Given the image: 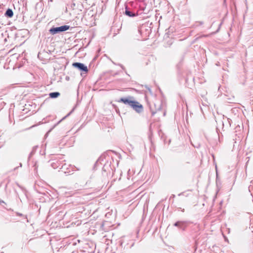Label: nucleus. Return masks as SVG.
<instances>
[{
  "label": "nucleus",
  "instance_id": "nucleus-1",
  "mask_svg": "<svg viewBox=\"0 0 253 253\" xmlns=\"http://www.w3.org/2000/svg\"><path fill=\"white\" fill-rule=\"evenodd\" d=\"M133 97L132 96H128L126 98H121L119 102H122L126 105L132 108L137 113H140L143 112V107L138 102L133 100Z\"/></svg>",
  "mask_w": 253,
  "mask_h": 253
},
{
  "label": "nucleus",
  "instance_id": "nucleus-2",
  "mask_svg": "<svg viewBox=\"0 0 253 253\" xmlns=\"http://www.w3.org/2000/svg\"><path fill=\"white\" fill-rule=\"evenodd\" d=\"M70 29V26L68 25H63L60 27H52L49 30V32L52 35H55L57 33H60L66 31Z\"/></svg>",
  "mask_w": 253,
  "mask_h": 253
},
{
  "label": "nucleus",
  "instance_id": "nucleus-3",
  "mask_svg": "<svg viewBox=\"0 0 253 253\" xmlns=\"http://www.w3.org/2000/svg\"><path fill=\"white\" fill-rule=\"evenodd\" d=\"M72 66L82 72L87 73L88 71L87 67L82 63L74 62L72 64Z\"/></svg>",
  "mask_w": 253,
  "mask_h": 253
},
{
  "label": "nucleus",
  "instance_id": "nucleus-4",
  "mask_svg": "<svg viewBox=\"0 0 253 253\" xmlns=\"http://www.w3.org/2000/svg\"><path fill=\"white\" fill-rule=\"evenodd\" d=\"M174 226L178 227L182 230H184L187 226V222L186 221H178L174 224Z\"/></svg>",
  "mask_w": 253,
  "mask_h": 253
},
{
  "label": "nucleus",
  "instance_id": "nucleus-5",
  "mask_svg": "<svg viewBox=\"0 0 253 253\" xmlns=\"http://www.w3.org/2000/svg\"><path fill=\"white\" fill-rule=\"evenodd\" d=\"M126 15L129 17H134L136 15V14L131 11H130L127 6L126 7V10L125 12Z\"/></svg>",
  "mask_w": 253,
  "mask_h": 253
},
{
  "label": "nucleus",
  "instance_id": "nucleus-6",
  "mask_svg": "<svg viewBox=\"0 0 253 253\" xmlns=\"http://www.w3.org/2000/svg\"><path fill=\"white\" fill-rule=\"evenodd\" d=\"M4 15L7 17L11 18L13 15V12L12 9L8 8L6 10Z\"/></svg>",
  "mask_w": 253,
  "mask_h": 253
},
{
  "label": "nucleus",
  "instance_id": "nucleus-7",
  "mask_svg": "<svg viewBox=\"0 0 253 253\" xmlns=\"http://www.w3.org/2000/svg\"><path fill=\"white\" fill-rule=\"evenodd\" d=\"M49 95L50 98H55L58 97L60 95V93L58 92H53L50 93Z\"/></svg>",
  "mask_w": 253,
  "mask_h": 253
},
{
  "label": "nucleus",
  "instance_id": "nucleus-8",
  "mask_svg": "<svg viewBox=\"0 0 253 253\" xmlns=\"http://www.w3.org/2000/svg\"><path fill=\"white\" fill-rule=\"evenodd\" d=\"M121 67H122V68L123 69H124V67H123V66L122 65H121Z\"/></svg>",
  "mask_w": 253,
  "mask_h": 253
},
{
  "label": "nucleus",
  "instance_id": "nucleus-9",
  "mask_svg": "<svg viewBox=\"0 0 253 253\" xmlns=\"http://www.w3.org/2000/svg\"><path fill=\"white\" fill-rule=\"evenodd\" d=\"M175 197L174 195H172V198H174Z\"/></svg>",
  "mask_w": 253,
  "mask_h": 253
}]
</instances>
